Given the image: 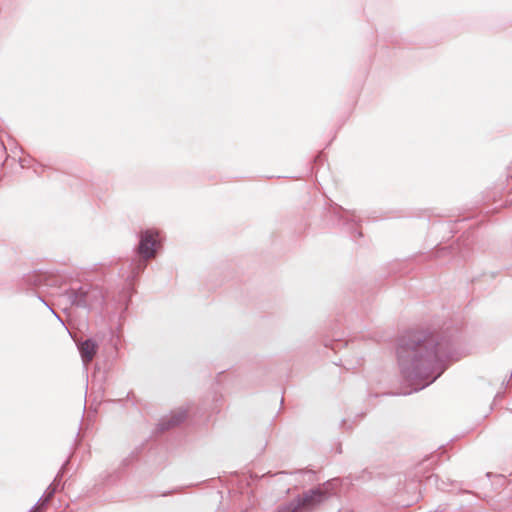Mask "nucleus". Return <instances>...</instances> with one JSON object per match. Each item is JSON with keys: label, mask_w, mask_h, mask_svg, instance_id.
<instances>
[{"label": "nucleus", "mask_w": 512, "mask_h": 512, "mask_svg": "<svg viewBox=\"0 0 512 512\" xmlns=\"http://www.w3.org/2000/svg\"><path fill=\"white\" fill-rule=\"evenodd\" d=\"M459 330L446 326L440 330H410L397 340L396 354L401 377L418 392L435 382L449 361L460 358Z\"/></svg>", "instance_id": "nucleus-1"}, {"label": "nucleus", "mask_w": 512, "mask_h": 512, "mask_svg": "<svg viewBox=\"0 0 512 512\" xmlns=\"http://www.w3.org/2000/svg\"><path fill=\"white\" fill-rule=\"evenodd\" d=\"M160 247L161 241L157 230L146 229L140 232L139 243L135 249L137 256L129 262L130 272L126 276L127 283L119 295L118 301L124 305L123 312L128 309L134 292L132 282L146 269L147 261L155 257Z\"/></svg>", "instance_id": "nucleus-2"}, {"label": "nucleus", "mask_w": 512, "mask_h": 512, "mask_svg": "<svg viewBox=\"0 0 512 512\" xmlns=\"http://www.w3.org/2000/svg\"><path fill=\"white\" fill-rule=\"evenodd\" d=\"M333 481L328 480L304 491L288 503L279 505L275 512H314L333 495Z\"/></svg>", "instance_id": "nucleus-3"}, {"label": "nucleus", "mask_w": 512, "mask_h": 512, "mask_svg": "<svg viewBox=\"0 0 512 512\" xmlns=\"http://www.w3.org/2000/svg\"><path fill=\"white\" fill-rule=\"evenodd\" d=\"M63 296L70 305L88 311L102 308L105 302L103 290L89 283L81 284L78 287L71 286L65 290Z\"/></svg>", "instance_id": "nucleus-4"}, {"label": "nucleus", "mask_w": 512, "mask_h": 512, "mask_svg": "<svg viewBox=\"0 0 512 512\" xmlns=\"http://www.w3.org/2000/svg\"><path fill=\"white\" fill-rule=\"evenodd\" d=\"M70 459L67 458L66 461L62 464L60 470L56 474L52 483L47 487L43 496L38 500V502L33 506V509H38L39 511H44L48 506L49 502L54 497L57 492L58 487L61 485V480L63 475L65 474L67 467L69 465Z\"/></svg>", "instance_id": "nucleus-5"}, {"label": "nucleus", "mask_w": 512, "mask_h": 512, "mask_svg": "<svg viewBox=\"0 0 512 512\" xmlns=\"http://www.w3.org/2000/svg\"><path fill=\"white\" fill-rule=\"evenodd\" d=\"M333 213L337 219L343 223V225L349 226L353 239H355L356 236L359 238L363 236L362 232L357 229L361 222V218L357 215L355 210H347L336 205L333 209Z\"/></svg>", "instance_id": "nucleus-6"}, {"label": "nucleus", "mask_w": 512, "mask_h": 512, "mask_svg": "<svg viewBox=\"0 0 512 512\" xmlns=\"http://www.w3.org/2000/svg\"><path fill=\"white\" fill-rule=\"evenodd\" d=\"M187 418V413L185 410L173 413L167 417H163L158 425L157 428L160 432L168 431L174 427L179 426L181 423H183Z\"/></svg>", "instance_id": "nucleus-7"}, {"label": "nucleus", "mask_w": 512, "mask_h": 512, "mask_svg": "<svg viewBox=\"0 0 512 512\" xmlns=\"http://www.w3.org/2000/svg\"><path fill=\"white\" fill-rule=\"evenodd\" d=\"M78 350L80 352L82 361L87 363L90 362L96 355L98 344L94 339L88 338L78 343Z\"/></svg>", "instance_id": "nucleus-8"}, {"label": "nucleus", "mask_w": 512, "mask_h": 512, "mask_svg": "<svg viewBox=\"0 0 512 512\" xmlns=\"http://www.w3.org/2000/svg\"><path fill=\"white\" fill-rule=\"evenodd\" d=\"M46 276L43 273L33 271L24 275L23 283L30 288H40L46 285Z\"/></svg>", "instance_id": "nucleus-9"}, {"label": "nucleus", "mask_w": 512, "mask_h": 512, "mask_svg": "<svg viewBox=\"0 0 512 512\" xmlns=\"http://www.w3.org/2000/svg\"><path fill=\"white\" fill-rule=\"evenodd\" d=\"M38 299H39L41 302H43V303H44V304L49 308V310L52 312V314H54V315H55V316H56V317H57V318L62 322V320H61V318L59 317V315H58V314H57V313H56V312H55V311H54V310H53V309L48 305V303H47V302L42 298V296H41V295H38Z\"/></svg>", "instance_id": "nucleus-10"}, {"label": "nucleus", "mask_w": 512, "mask_h": 512, "mask_svg": "<svg viewBox=\"0 0 512 512\" xmlns=\"http://www.w3.org/2000/svg\"><path fill=\"white\" fill-rule=\"evenodd\" d=\"M20 164H21V167H25V164H24V162L22 161V159H20Z\"/></svg>", "instance_id": "nucleus-11"}, {"label": "nucleus", "mask_w": 512, "mask_h": 512, "mask_svg": "<svg viewBox=\"0 0 512 512\" xmlns=\"http://www.w3.org/2000/svg\"><path fill=\"white\" fill-rule=\"evenodd\" d=\"M307 473H310L311 475H314L313 471H307Z\"/></svg>", "instance_id": "nucleus-12"}]
</instances>
